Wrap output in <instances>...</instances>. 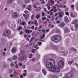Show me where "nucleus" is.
Segmentation results:
<instances>
[{
    "instance_id": "nucleus-1",
    "label": "nucleus",
    "mask_w": 78,
    "mask_h": 78,
    "mask_svg": "<svg viewBox=\"0 0 78 78\" xmlns=\"http://www.w3.org/2000/svg\"><path fill=\"white\" fill-rule=\"evenodd\" d=\"M51 61H53L54 65H55V61L52 58H50L47 60L46 62V67L47 68L49 69L50 71L51 72L52 69H53V68L55 66L53 65V64H52V62H51Z\"/></svg>"
},
{
    "instance_id": "nucleus-2",
    "label": "nucleus",
    "mask_w": 78,
    "mask_h": 78,
    "mask_svg": "<svg viewBox=\"0 0 78 78\" xmlns=\"http://www.w3.org/2000/svg\"><path fill=\"white\" fill-rule=\"evenodd\" d=\"M51 39L52 41L57 42L61 39V36L58 35H54L51 38Z\"/></svg>"
},
{
    "instance_id": "nucleus-3",
    "label": "nucleus",
    "mask_w": 78,
    "mask_h": 78,
    "mask_svg": "<svg viewBox=\"0 0 78 78\" xmlns=\"http://www.w3.org/2000/svg\"><path fill=\"white\" fill-rule=\"evenodd\" d=\"M51 72L56 73L59 72H60V69L58 66H54L51 70Z\"/></svg>"
},
{
    "instance_id": "nucleus-4",
    "label": "nucleus",
    "mask_w": 78,
    "mask_h": 78,
    "mask_svg": "<svg viewBox=\"0 0 78 78\" xmlns=\"http://www.w3.org/2000/svg\"><path fill=\"white\" fill-rule=\"evenodd\" d=\"M27 55H24L23 56H21L20 57L18 58V59L19 61H23L25 60V59H27Z\"/></svg>"
},
{
    "instance_id": "nucleus-5",
    "label": "nucleus",
    "mask_w": 78,
    "mask_h": 78,
    "mask_svg": "<svg viewBox=\"0 0 78 78\" xmlns=\"http://www.w3.org/2000/svg\"><path fill=\"white\" fill-rule=\"evenodd\" d=\"M64 63L62 60L60 61L58 63V65L60 68H62L64 66Z\"/></svg>"
},
{
    "instance_id": "nucleus-6",
    "label": "nucleus",
    "mask_w": 78,
    "mask_h": 78,
    "mask_svg": "<svg viewBox=\"0 0 78 78\" xmlns=\"http://www.w3.org/2000/svg\"><path fill=\"white\" fill-rule=\"evenodd\" d=\"M11 34V31L9 30H5L3 33V36H9Z\"/></svg>"
},
{
    "instance_id": "nucleus-7",
    "label": "nucleus",
    "mask_w": 78,
    "mask_h": 78,
    "mask_svg": "<svg viewBox=\"0 0 78 78\" xmlns=\"http://www.w3.org/2000/svg\"><path fill=\"white\" fill-rule=\"evenodd\" d=\"M19 13H17V12H15L13 14L12 16L13 18H16V17H17L19 16Z\"/></svg>"
},
{
    "instance_id": "nucleus-8",
    "label": "nucleus",
    "mask_w": 78,
    "mask_h": 78,
    "mask_svg": "<svg viewBox=\"0 0 78 78\" xmlns=\"http://www.w3.org/2000/svg\"><path fill=\"white\" fill-rule=\"evenodd\" d=\"M59 15V17H63V16H64V12H61L58 13Z\"/></svg>"
},
{
    "instance_id": "nucleus-9",
    "label": "nucleus",
    "mask_w": 78,
    "mask_h": 78,
    "mask_svg": "<svg viewBox=\"0 0 78 78\" xmlns=\"http://www.w3.org/2000/svg\"><path fill=\"white\" fill-rule=\"evenodd\" d=\"M13 74L14 76H17V75H19V71H16L14 70L13 72Z\"/></svg>"
},
{
    "instance_id": "nucleus-10",
    "label": "nucleus",
    "mask_w": 78,
    "mask_h": 78,
    "mask_svg": "<svg viewBox=\"0 0 78 78\" xmlns=\"http://www.w3.org/2000/svg\"><path fill=\"white\" fill-rule=\"evenodd\" d=\"M16 48H13L12 49V53H15L16 52Z\"/></svg>"
},
{
    "instance_id": "nucleus-11",
    "label": "nucleus",
    "mask_w": 78,
    "mask_h": 78,
    "mask_svg": "<svg viewBox=\"0 0 78 78\" xmlns=\"http://www.w3.org/2000/svg\"><path fill=\"white\" fill-rule=\"evenodd\" d=\"M25 31L26 33H28V34H29L30 33H32L33 30H26Z\"/></svg>"
},
{
    "instance_id": "nucleus-12",
    "label": "nucleus",
    "mask_w": 78,
    "mask_h": 78,
    "mask_svg": "<svg viewBox=\"0 0 78 78\" xmlns=\"http://www.w3.org/2000/svg\"><path fill=\"white\" fill-rule=\"evenodd\" d=\"M52 48L54 49H55V50H57V51H58V47L57 46L53 45L52 47Z\"/></svg>"
},
{
    "instance_id": "nucleus-13",
    "label": "nucleus",
    "mask_w": 78,
    "mask_h": 78,
    "mask_svg": "<svg viewBox=\"0 0 78 78\" xmlns=\"http://www.w3.org/2000/svg\"><path fill=\"white\" fill-rule=\"evenodd\" d=\"M64 25H65V24H64V23L63 22L61 23L60 24V26L62 28L64 27Z\"/></svg>"
},
{
    "instance_id": "nucleus-14",
    "label": "nucleus",
    "mask_w": 78,
    "mask_h": 78,
    "mask_svg": "<svg viewBox=\"0 0 78 78\" xmlns=\"http://www.w3.org/2000/svg\"><path fill=\"white\" fill-rule=\"evenodd\" d=\"M23 28L22 26H20L18 27L17 30H18V31H19L20 30H22Z\"/></svg>"
},
{
    "instance_id": "nucleus-15",
    "label": "nucleus",
    "mask_w": 78,
    "mask_h": 78,
    "mask_svg": "<svg viewBox=\"0 0 78 78\" xmlns=\"http://www.w3.org/2000/svg\"><path fill=\"white\" fill-rule=\"evenodd\" d=\"M41 17V14H37L36 15V18L37 19H38L40 18Z\"/></svg>"
},
{
    "instance_id": "nucleus-16",
    "label": "nucleus",
    "mask_w": 78,
    "mask_h": 78,
    "mask_svg": "<svg viewBox=\"0 0 78 78\" xmlns=\"http://www.w3.org/2000/svg\"><path fill=\"white\" fill-rule=\"evenodd\" d=\"M69 31V28H66L64 30V33H67Z\"/></svg>"
},
{
    "instance_id": "nucleus-17",
    "label": "nucleus",
    "mask_w": 78,
    "mask_h": 78,
    "mask_svg": "<svg viewBox=\"0 0 78 78\" xmlns=\"http://www.w3.org/2000/svg\"><path fill=\"white\" fill-rule=\"evenodd\" d=\"M78 22V20L77 19L75 20L74 21L72 22V24H74V23H76Z\"/></svg>"
},
{
    "instance_id": "nucleus-18",
    "label": "nucleus",
    "mask_w": 78,
    "mask_h": 78,
    "mask_svg": "<svg viewBox=\"0 0 78 78\" xmlns=\"http://www.w3.org/2000/svg\"><path fill=\"white\" fill-rule=\"evenodd\" d=\"M45 34H43L42 35L40 36V38L41 39H44L45 37Z\"/></svg>"
},
{
    "instance_id": "nucleus-19",
    "label": "nucleus",
    "mask_w": 78,
    "mask_h": 78,
    "mask_svg": "<svg viewBox=\"0 0 78 78\" xmlns=\"http://www.w3.org/2000/svg\"><path fill=\"white\" fill-rule=\"evenodd\" d=\"M41 9V8L40 7H38L36 9V11L37 12H38V11H39Z\"/></svg>"
},
{
    "instance_id": "nucleus-20",
    "label": "nucleus",
    "mask_w": 78,
    "mask_h": 78,
    "mask_svg": "<svg viewBox=\"0 0 78 78\" xmlns=\"http://www.w3.org/2000/svg\"><path fill=\"white\" fill-rule=\"evenodd\" d=\"M18 22L19 23V25H21V24H22V21L20 19H18Z\"/></svg>"
},
{
    "instance_id": "nucleus-21",
    "label": "nucleus",
    "mask_w": 78,
    "mask_h": 78,
    "mask_svg": "<svg viewBox=\"0 0 78 78\" xmlns=\"http://www.w3.org/2000/svg\"><path fill=\"white\" fill-rule=\"evenodd\" d=\"M42 72L43 73L44 75H46L47 74V72H46V71L45 69H43Z\"/></svg>"
},
{
    "instance_id": "nucleus-22",
    "label": "nucleus",
    "mask_w": 78,
    "mask_h": 78,
    "mask_svg": "<svg viewBox=\"0 0 78 78\" xmlns=\"http://www.w3.org/2000/svg\"><path fill=\"white\" fill-rule=\"evenodd\" d=\"M71 50L74 51H76V49L75 48H71Z\"/></svg>"
},
{
    "instance_id": "nucleus-23",
    "label": "nucleus",
    "mask_w": 78,
    "mask_h": 78,
    "mask_svg": "<svg viewBox=\"0 0 78 78\" xmlns=\"http://www.w3.org/2000/svg\"><path fill=\"white\" fill-rule=\"evenodd\" d=\"M52 78H57L58 77L55 74H53L52 76Z\"/></svg>"
},
{
    "instance_id": "nucleus-24",
    "label": "nucleus",
    "mask_w": 78,
    "mask_h": 78,
    "mask_svg": "<svg viewBox=\"0 0 78 78\" xmlns=\"http://www.w3.org/2000/svg\"><path fill=\"white\" fill-rule=\"evenodd\" d=\"M65 22H69V19L68 18H67V17H65Z\"/></svg>"
},
{
    "instance_id": "nucleus-25",
    "label": "nucleus",
    "mask_w": 78,
    "mask_h": 78,
    "mask_svg": "<svg viewBox=\"0 0 78 78\" xmlns=\"http://www.w3.org/2000/svg\"><path fill=\"white\" fill-rule=\"evenodd\" d=\"M75 27L76 28V31L77 29H78V24H75Z\"/></svg>"
},
{
    "instance_id": "nucleus-26",
    "label": "nucleus",
    "mask_w": 78,
    "mask_h": 78,
    "mask_svg": "<svg viewBox=\"0 0 78 78\" xmlns=\"http://www.w3.org/2000/svg\"><path fill=\"white\" fill-rule=\"evenodd\" d=\"M12 59H16L17 58V57L16 55H14L12 57Z\"/></svg>"
},
{
    "instance_id": "nucleus-27",
    "label": "nucleus",
    "mask_w": 78,
    "mask_h": 78,
    "mask_svg": "<svg viewBox=\"0 0 78 78\" xmlns=\"http://www.w3.org/2000/svg\"><path fill=\"white\" fill-rule=\"evenodd\" d=\"M14 2V0H8L7 3H12Z\"/></svg>"
},
{
    "instance_id": "nucleus-28",
    "label": "nucleus",
    "mask_w": 78,
    "mask_h": 78,
    "mask_svg": "<svg viewBox=\"0 0 78 78\" xmlns=\"http://www.w3.org/2000/svg\"><path fill=\"white\" fill-rule=\"evenodd\" d=\"M31 5H30L27 7V9L28 10H30V9H31Z\"/></svg>"
},
{
    "instance_id": "nucleus-29",
    "label": "nucleus",
    "mask_w": 78,
    "mask_h": 78,
    "mask_svg": "<svg viewBox=\"0 0 78 78\" xmlns=\"http://www.w3.org/2000/svg\"><path fill=\"white\" fill-rule=\"evenodd\" d=\"M63 54V55H67V54L68 53V51H66V52H65L64 51H63L62 52Z\"/></svg>"
},
{
    "instance_id": "nucleus-30",
    "label": "nucleus",
    "mask_w": 78,
    "mask_h": 78,
    "mask_svg": "<svg viewBox=\"0 0 78 78\" xmlns=\"http://www.w3.org/2000/svg\"><path fill=\"white\" fill-rule=\"evenodd\" d=\"M73 62V60H72L71 61H69L68 62V63L69 64V65H71V64H72V63Z\"/></svg>"
},
{
    "instance_id": "nucleus-31",
    "label": "nucleus",
    "mask_w": 78,
    "mask_h": 78,
    "mask_svg": "<svg viewBox=\"0 0 78 78\" xmlns=\"http://www.w3.org/2000/svg\"><path fill=\"white\" fill-rule=\"evenodd\" d=\"M28 47L30 48H31L33 47V45H32V44L30 43V44L29 45Z\"/></svg>"
},
{
    "instance_id": "nucleus-32",
    "label": "nucleus",
    "mask_w": 78,
    "mask_h": 78,
    "mask_svg": "<svg viewBox=\"0 0 78 78\" xmlns=\"http://www.w3.org/2000/svg\"><path fill=\"white\" fill-rule=\"evenodd\" d=\"M65 14L66 16H69V13L68 12H65Z\"/></svg>"
},
{
    "instance_id": "nucleus-33",
    "label": "nucleus",
    "mask_w": 78,
    "mask_h": 78,
    "mask_svg": "<svg viewBox=\"0 0 78 78\" xmlns=\"http://www.w3.org/2000/svg\"><path fill=\"white\" fill-rule=\"evenodd\" d=\"M10 66H11V67H13V66H14V63H11Z\"/></svg>"
},
{
    "instance_id": "nucleus-34",
    "label": "nucleus",
    "mask_w": 78,
    "mask_h": 78,
    "mask_svg": "<svg viewBox=\"0 0 78 78\" xmlns=\"http://www.w3.org/2000/svg\"><path fill=\"white\" fill-rule=\"evenodd\" d=\"M70 16H71V17H74V15L73 14V13L72 12L71 13Z\"/></svg>"
},
{
    "instance_id": "nucleus-35",
    "label": "nucleus",
    "mask_w": 78,
    "mask_h": 78,
    "mask_svg": "<svg viewBox=\"0 0 78 78\" xmlns=\"http://www.w3.org/2000/svg\"><path fill=\"white\" fill-rule=\"evenodd\" d=\"M30 2V0H25V2L26 3H29Z\"/></svg>"
},
{
    "instance_id": "nucleus-36",
    "label": "nucleus",
    "mask_w": 78,
    "mask_h": 78,
    "mask_svg": "<svg viewBox=\"0 0 78 78\" xmlns=\"http://www.w3.org/2000/svg\"><path fill=\"white\" fill-rule=\"evenodd\" d=\"M37 44L39 45H42V42H38Z\"/></svg>"
},
{
    "instance_id": "nucleus-37",
    "label": "nucleus",
    "mask_w": 78,
    "mask_h": 78,
    "mask_svg": "<svg viewBox=\"0 0 78 78\" xmlns=\"http://www.w3.org/2000/svg\"><path fill=\"white\" fill-rule=\"evenodd\" d=\"M32 56H33V55H32V54H30L29 55V58H32Z\"/></svg>"
},
{
    "instance_id": "nucleus-38",
    "label": "nucleus",
    "mask_w": 78,
    "mask_h": 78,
    "mask_svg": "<svg viewBox=\"0 0 78 78\" xmlns=\"http://www.w3.org/2000/svg\"><path fill=\"white\" fill-rule=\"evenodd\" d=\"M12 72V69H10L9 71V73H11Z\"/></svg>"
},
{
    "instance_id": "nucleus-39",
    "label": "nucleus",
    "mask_w": 78,
    "mask_h": 78,
    "mask_svg": "<svg viewBox=\"0 0 78 78\" xmlns=\"http://www.w3.org/2000/svg\"><path fill=\"white\" fill-rule=\"evenodd\" d=\"M56 32L57 33H61V31L59 30H57L56 31Z\"/></svg>"
},
{
    "instance_id": "nucleus-40",
    "label": "nucleus",
    "mask_w": 78,
    "mask_h": 78,
    "mask_svg": "<svg viewBox=\"0 0 78 78\" xmlns=\"http://www.w3.org/2000/svg\"><path fill=\"white\" fill-rule=\"evenodd\" d=\"M35 60H36V58H33L32 59V61H33V62H34L35 61Z\"/></svg>"
},
{
    "instance_id": "nucleus-41",
    "label": "nucleus",
    "mask_w": 78,
    "mask_h": 78,
    "mask_svg": "<svg viewBox=\"0 0 78 78\" xmlns=\"http://www.w3.org/2000/svg\"><path fill=\"white\" fill-rule=\"evenodd\" d=\"M2 54L3 56H5V54H6V52H3Z\"/></svg>"
},
{
    "instance_id": "nucleus-42",
    "label": "nucleus",
    "mask_w": 78,
    "mask_h": 78,
    "mask_svg": "<svg viewBox=\"0 0 78 78\" xmlns=\"http://www.w3.org/2000/svg\"><path fill=\"white\" fill-rule=\"evenodd\" d=\"M34 37H32L31 38V39L30 41V42H31L33 40H34Z\"/></svg>"
},
{
    "instance_id": "nucleus-43",
    "label": "nucleus",
    "mask_w": 78,
    "mask_h": 78,
    "mask_svg": "<svg viewBox=\"0 0 78 78\" xmlns=\"http://www.w3.org/2000/svg\"><path fill=\"white\" fill-rule=\"evenodd\" d=\"M10 77H11L12 78L14 76V75L12 74H11L10 75Z\"/></svg>"
},
{
    "instance_id": "nucleus-44",
    "label": "nucleus",
    "mask_w": 78,
    "mask_h": 78,
    "mask_svg": "<svg viewBox=\"0 0 78 78\" xmlns=\"http://www.w3.org/2000/svg\"><path fill=\"white\" fill-rule=\"evenodd\" d=\"M34 51H35V49H33L32 51V52L33 53H34Z\"/></svg>"
},
{
    "instance_id": "nucleus-45",
    "label": "nucleus",
    "mask_w": 78,
    "mask_h": 78,
    "mask_svg": "<svg viewBox=\"0 0 78 78\" xmlns=\"http://www.w3.org/2000/svg\"><path fill=\"white\" fill-rule=\"evenodd\" d=\"M51 3H52V4H54V3H55V1H54L51 0Z\"/></svg>"
},
{
    "instance_id": "nucleus-46",
    "label": "nucleus",
    "mask_w": 78,
    "mask_h": 78,
    "mask_svg": "<svg viewBox=\"0 0 78 78\" xmlns=\"http://www.w3.org/2000/svg\"><path fill=\"white\" fill-rule=\"evenodd\" d=\"M45 15V13L44 12H43L42 13V16H44Z\"/></svg>"
},
{
    "instance_id": "nucleus-47",
    "label": "nucleus",
    "mask_w": 78,
    "mask_h": 78,
    "mask_svg": "<svg viewBox=\"0 0 78 78\" xmlns=\"http://www.w3.org/2000/svg\"><path fill=\"white\" fill-rule=\"evenodd\" d=\"M34 15H32L31 17V19H33V18H34Z\"/></svg>"
},
{
    "instance_id": "nucleus-48",
    "label": "nucleus",
    "mask_w": 78,
    "mask_h": 78,
    "mask_svg": "<svg viewBox=\"0 0 78 78\" xmlns=\"http://www.w3.org/2000/svg\"><path fill=\"white\" fill-rule=\"evenodd\" d=\"M24 37H25V38H27L28 37H27V36L26 34H24Z\"/></svg>"
},
{
    "instance_id": "nucleus-49",
    "label": "nucleus",
    "mask_w": 78,
    "mask_h": 78,
    "mask_svg": "<svg viewBox=\"0 0 78 78\" xmlns=\"http://www.w3.org/2000/svg\"><path fill=\"white\" fill-rule=\"evenodd\" d=\"M41 3L42 4H44V3H45V1H42L41 2Z\"/></svg>"
},
{
    "instance_id": "nucleus-50",
    "label": "nucleus",
    "mask_w": 78,
    "mask_h": 78,
    "mask_svg": "<svg viewBox=\"0 0 78 78\" xmlns=\"http://www.w3.org/2000/svg\"><path fill=\"white\" fill-rule=\"evenodd\" d=\"M53 12H57V10L56 9H55L53 10Z\"/></svg>"
},
{
    "instance_id": "nucleus-51",
    "label": "nucleus",
    "mask_w": 78,
    "mask_h": 78,
    "mask_svg": "<svg viewBox=\"0 0 78 78\" xmlns=\"http://www.w3.org/2000/svg\"><path fill=\"white\" fill-rule=\"evenodd\" d=\"M34 32H33L32 34V36H34Z\"/></svg>"
},
{
    "instance_id": "nucleus-52",
    "label": "nucleus",
    "mask_w": 78,
    "mask_h": 78,
    "mask_svg": "<svg viewBox=\"0 0 78 78\" xmlns=\"http://www.w3.org/2000/svg\"><path fill=\"white\" fill-rule=\"evenodd\" d=\"M19 66H22V63H19Z\"/></svg>"
},
{
    "instance_id": "nucleus-53",
    "label": "nucleus",
    "mask_w": 78,
    "mask_h": 78,
    "mask_svg": "<svg viewBox=\"0 0 78 78\" xmlns=\"http://www.w3.org/2000/svg\"><path fill=\"white\" fill-rule=\"evenodd\" d=\"M55 5L57 7V8H59V5H58V4H56Z\"/></svg>"
},
{
    "instance_id": "nucleus-54",
    "label": "nucleus",
    "mask_w": 78,
    "mask_h": 78,
    "mask_svg": "<svg viewBox=\"0 0 78 78\" xmlns=\"http://www.w3.org/2000/svg\"><path fill=\"white\" fill-rule=\"evenodd\" d=\"M34 24H35V25L36 26H37L38 25V23H34Z\"/></svg>"
},
{
    "instance_id": "nucleus-55",
    "label": "nucleus",
    "mask_w": 78,
    "mask_h": 78,
    "mask_svg": "<svg viewBox=\"0 0 78 78\" xmlns=\"http://www.w3.org/2000/svg\"><path fill=\"white\" fill-rule=\"evenodd\" d=\"M21 24L22 25H25V22H23L22 23H21Z\"/></svg>"
},
{
    "instance_id": "nucleus-56",
    "label": "nucleus",
    "mask_w": 78,
    "mask_h": 78,
    "mask_svg": "<svg viewBox=\"0 0 78 78\" xmlns=\"http://www.w3.org/2000/svg\"><path fill=\"white\" fill-rule=\"evenodd\" d=\"M27 7V6L25 5H23V8H26Z\"/></svg>"
},
{
    "instance_id": "nucleus-57",
    "label": "nucleus",
    "mask_w": 78,
    "mask_h": 78,
    "mask_svg": "<svg viewBox=\"0 0 78 78\" xmlns=\"http://www.w3.org/2000/svg\"><path fill=\"white\" fill-rule=\"evenodd\" d=\"M32 22L31 20H30L28 22V24H30Z\"/></svg>"
},
{
    "instance_id": "nucleus-58",
    "label": "nucleus",
    "mask_w": 78,
    "mask_h": 78,
    "mask_svg": "<svg viewBox=\"0 0 78 78\" xmlns=\"http://www.w3.org/2000/svg\"><path fill=\"white\" fill-rule=\"evenodd\" d=\"M56 22L57 23H60V21L58 20V21H57Z\"/></svg>"
},
{
    "instance_id": "nucleus-59",
    "label": "nucleus",
    "mask_w": 78,
    "mask_h": 78,
    "mask_svg": "<svg viewBox=\"0 0 78 78\" xmlns=\"http://www.w3.org/2000/svg\"><path fill=\"white\" fill-rule=\"evenodd\" d=\"M42 33H45V30H42Z\"/></svg>"
},
{
    "instance_id": "nucleus-60",
    "label": "nucleus",
    "mask_w": 78,
    "mask_h": 78,
    "mask_svg": "<svg viewBox=\"0 0 78 78\" xmlns=\"http://www.w3.org/2000/svg\"><path fill=\"white\" fill-rule=\"evenodd\" d=\"M37 47V44H36L34 46V48H36Z\"/></svg>"
},
{
    "instance_id": "nucleus-61",
    "label": "nucleus",
    "mask_w": 78,
    "mask_h": 78,
    "mask_svg": "<svg viewBox=\"0 0 78 78\" xmlns=\"http://www.w3.org/2000/svg\"><path fill=\"white\" fill-rule=\"evenodd\" d=\"M71 29L72 31H74L75 30L73 28V27H71Z\"/></svg>"
},
{
    "instance_id": "nucleus-62",
    "label": "nucleus",
    "mask_w": 78,
    "mask_h": 78,
    "mask_svg": "<svg viewBox=\"0 0 78 78\" xmlns=\"http://www.w3.org/2000/svg\"><path fill=\"white\" fill-rule=\"evenodd\" d=\"M34 26H32L31 27V29H34Z\"/></svg>"
},
{
    "instance_id": "nucleus-63",
    "label": "nucleus",
    "mask_w": 78,
    "mask_h": 78,
    "mask_svg": "<svg viewBox=\"0 0 78 78\" xmlns=\"http://www.w3.org/2000/svg\"><path fill=\"white\" fill-rule=\"evenodd\" d=\"M15 67H16V68H17V67H18V65L16 64V66H15Z\"/></svg>"
},
{
    "instance_id": "nucleus-64",
    "label": "nucleus",
    "mask_w": 78,
    "mask_h": 78,
    "mask_svg": "<svg viewBox=\"0 0 78 78\" xmlns=\"http://www.w3.org/2000/svg\"><path fill=\"white\" fill-rule=\"evenodd\" d=\"M71 8H73L74 7V5H72L71 6Z\"/></svg>"
}]
</instances>
